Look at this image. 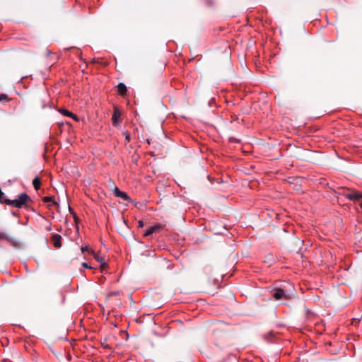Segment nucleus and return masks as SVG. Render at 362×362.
Wrapping results in <instances>:
<instances>
[{"label":"nucleus","mask_w":362,"mask_h":362,"mask_svg":"<svg viewBox=\"0 0 362 362\" xmlns=\"http://www.w3.org/2000/svg\"><path fill=\"white\" fill-rule=\"evenodd\" d=\"M144 226V222L142 221H139L138 222V227L142 228Z\"/></svg>","instance_id":"19"},{"label":"nucleus","mask_w":362,"mask_h":362,"mask_svg":"<svg viewBox=\"0 0 362 362\" xmlns=\"http://www.w3.org/2000/svg\"><path fill=\"white\" fill-rule=\"evenodd\" d=\"M8 98L7 95L6 94H0V101H2L3 100H6Z\"/></svg>","instance_id":"17"},{"label":"nucleus","mask_w":362,"mask_h":362,"mask_svg":"<svg viewBox=\"0 0 362 362\" xmlns=\"http://www.w3.org/2000/svg\"><path fill=\"white\" fill-rule=\"evenodd\" d=\"M341 196H343L349 200H359L360 199H362V193L357 191L347 192L344 190L343 192H341Z\"/></svg>","instance_id":"1"},{"label":"nucleus","mask_w":362,"mask_h":362,"mask_svg":"<svg viewBox=\"0 0 362 362\" xmlns=\"http://www.w3.org/2000/svg\"><path fill=\"white\" fill-rule=\"evenodd\" d=\"M273 296L276 300L288 299V295L281 288H275L273 292Z\"/></svg>","instance_id":"2"},{"label":"nucleus","mask_w":362,"mask_h":362,"mask_svg":"<svg viewBox=\"0 0 362 362\" xmlns=\"http://www.w3.org/2000/svg\"><path fill=\"white\" fill-rule=\"evenodd\" d=\"M123 134L125 135V144H128L130 142L131 138L130 134H128L127 132H123Z\"/></svg>","instance_id":"14"},{"label":"nucleus","mask_w":362,"mask_h":362,"mask_svg":"<svg viewBox=\"0 0 362 362\" xmlns=\"http://www.w3.org/2000/svg\"><path fill=\"white\" fill-rule=\"evenodd\" d=\"M40 180L38 177H35L33 180V185L35 190H38L40 187Z\"/></svg>","instance_id":"12"},{"label":"nucleus","mask_w":362,"mask_h":362,"mask_svg":"<svg viewBox=\"0 0 362 362\" xmlns=\"http://www.w3.org/2000/svg\"><path fill=\"white\" fill-rule=\"evenodd\" d=\"M82 267L86 269H92V267L88 265V264L86 262L82 263Z\"/></svg>","instance_id":"16"},{"label":"nucleus","mask_w":362,"mask_h":362,"mask_svg":"<svg viewBox=\"0 0 362 362\" xmlns=\"http://www.w3.org/2000/svg\"><path fill=\"white\" fill-rule=\"evenodd\" d=\"M121 116L120 112L115 109L112 116V123L115 127H117L120 125L121 121L119 120V117Z\"/></svg>","instance_id":"6"},{"label":"nucleus","mask_w":362,"mask_h":362,"mask_svg":"<svg viewBox=\"0 0 362 362\" xmlns=\"http://www.w3.org/2000/svg\"><path fill=\"white\" fill-rule=\"evenodd\" d=\"M42 201L44 203L48 204L49 206L57 204L54 197H44L42 198Z\"/></svg>","instance_id":"11"},{"label":"nucleus","mask_w":362,"mask_h":362,"mask_svg":"<svg viewBox=\"0 0 362 362\" xmlns=\"http://www.w3.org/2000/svg\"><path fill=\"white\" fill-rule=\"evenodd\" d=\"M40 105L41 107V108L44 109L47 107V101L44 99H41L40 100Z\"/></svg>","instance_id":"15"},{"label":"nucleus","mask_w":362,"mask_h":362,"mask_svg":"<svg viewBox=\"0 0 362 362\" xmlns=\"http://www.w3.org/2000/svg\"><path fill=\"white\" fill-rule=\"evenodd\" d=\"M359 322L358 319L356 318H351L350 322L347 325H354L356 326Z\"/></svg>","instance_id":"13"},{"label":"nucleus","mask_w":362,"mask_h":362,"mask_svg":"<svg viewBox=\"0 0 362 362\" xmlns=\"http://www.w3.org/2000/svg\"><path fill=\"white\" fill-rule=\"evenodd\" d=\"M46 230H47V231H50V230H52L51 226H47V227L46 228Z\"/></svg>","instance_id":"22"},{"label":"nucleus","mask_w":362,"mask_h":362,"mask_svg":"<svg viewBox=\"0 0 362 362\" xmlns=\"http://www.w3.org/2000/svg\"><path fill=\"white\" fill-rule=\"evenodd\" d=\"M117 93L120 95H122V96L126 95L127 92L126 85L124 83H119L117 86Z\"/></svg>","instance_id":"7"},{"label":"nucleus","mask_w":362,"mask_h":362,"mask_svg":"<svg viewBox=\"0 0 362 362\" xmlns=\"http://www.w3.org/2000/svg\"><path fill=\"white\" fill-rule=\"evenodd\" d=\"M70 211L74 214L75 220L76 219V215L75 213L72 212V210L71 208H69Z\"/></svg>","instance_id":"21"},{"label":"nucleus","mask_w":362,"mask_h":362,"mask_svg":"<svg viewBox=\"0 0 362 362\" xmlns=\"http://www.w3.org/2000/svg\"><path fill=\"white\" fill-rule=\"evenodd\" d=\"M0 240H5L7 243L11 244L13 243L12 238L4 232L0 231Z\"/></svg>","instance_id":"10"},{"label":"nucleus","mask_w":362,"mask_h":362,"mask_svg":"<svg viewBox=\"0 0 362 362\" xmlns=\"http://www.w3.org/2000/svg\"><path fill=\"white\" fill-rule=\"evenodd\" d=\"M88 250H89V248H88V246H83V247H81V252H82L83 253H84L85 252L88 251Z\"/></svg>","instance_id":"18"},{"label":"nucleus","mask_w":362,"mask_h":362,"mask_svg":"<svg viewBox=\"0 0 362 362\" xmlns=\"http://www.w3.org/2000/svg\"><path fill=\"white\" fill-rule=\"evenodd\" d=\"M91 252L93 255L94 259L100 264L101 267H105L106 263H105L104 258L102 257L101 256H100L98 254H96L93 251H91Z\"/></svg>","instance_id":"9"},{"label":"nucleus","mask_w":362,"mask_h":362,"mask_svg":"<svg viewBox=\"0 0 362 362\" xmlns=\"http://www.w3.org/2000/svg\"><path fill=\"white\" fill-rule=\"evenodd\" d=\"M62 238L60 235L53 234L51 237L52 243L54 247L59 249L62 247Z\"/></svg>","instance_id":"5"},{"label":"nucleus","mask_w":362,"mask_h":362,"mask_svg":"<svg viewBox=\"0 0 362 362\" xmlns=\"http://www.w3.org/2000/svg\"><path fill=\"white\" fill-rule=\"evenodd\" d=\"M59 111L62 115H64L65 116H67V117H71V118H73L76 121H78V117H77V115H76L75 114L69 112V110H67L66 109H60Z\"/></svg>","instance_id":"8"},{"label":"nucleus","mask_w":362,"mask_h":362,"mask_svg":"<svg viewBox=\"0 0 362 362\" xmlns=\"http://www.w3.org/2000/svg\"><path fill=\"white\" fill-rule=\"evenodd\" d=\"M162 228V226L160 223H156L152 226L148 227L146 229L144 233V236L148 237L151 235L154 232L158 231Z\"/></svg>","instance_id":"3"},{"label":"nucleus","mask_w":362,"mask_h":362,"mask_svg":"<svg viewBox=\"0 0 362 362\" xmlns=\"http://www.w3.org/2000/svg\"><path fill=\"white\" fill-rule=\"evenodd\" d=\"M47 55L49 57V55H53L54 54L52 53L49 50H46Z\"/></svg>","instance_id":"20"},{"label":"nucleus","mask_w":362,"mask_h":362,"mask_svg":"<svg viewBox=\"0 0 362 362\" xmlns=\"http://www.w3.org/2000/svg\"><path fill=\"white\" fill-rule=\"evenodd\" d=\"M114 194L116 197L121 198L124 201H129L130 199V197L126 192L121 191L117 187L114 188Z\"/></svg>","instance_id":"4"}]
</instances>
